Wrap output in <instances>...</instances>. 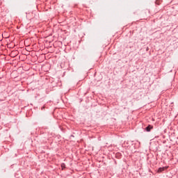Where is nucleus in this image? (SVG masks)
Segmentation results:
<instances>
[{
    "label": "nucleus",
    "instance_id": "obj_2",
    "mask_svg": "<svg viewBox=\"0 0 178 178\" xmlns=\"http://www.w3.org/2000/svg\"><path fill=\"white\" fill-rule=\"evenodd\" d=\"M165 169H166V168H165V167L159 168L158 173H161V172H163V170H165Z\"/></svg>",
    "mask_w": 178,
    "mask_h": 178
},
{
    "label": "nucleus",
    "instance_id": "obj_1",
    "mask_svg": "<svg viewBox=\"0 0 178 178\" xmlns=\"http://www.w3.org/2000/svg\"><path fill=\"white\" fill-rule=\"evenodd\" d=\"M153 127L152 125H149L147 127L145 128L146 131H151Z\"/></svg>",
    "mask_w": 178,
    "mask_h": 178
},
{
    "label": "nucleus",
    "instance_id": "obj_3",
    "mask_svg": "<svg viewBox=\"0 0 178 178\" xmlns=\"http://www.w3.org/2000/svg\"><path fill=\"white\" fill-rule=\"evenodd\" d=\"M61 168H62V169L65 168V163L61 164Z\"/></svg>",
    "mask_w": 178,
    "mask_h": 178
}]
</instances>
